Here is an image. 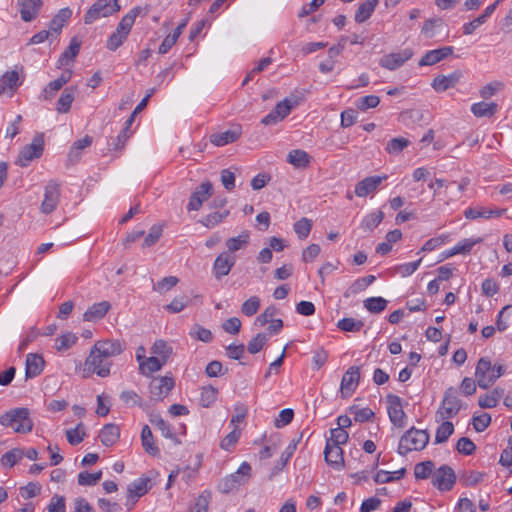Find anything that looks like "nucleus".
Wrapping results in <instances>:
<instances>
[{
	"mask_svg": "<svg viewBox=\"0 0 512 512\" xmlns=\"http://www.w3.org/2000/svg\"><path fill=\"white\" fill-rule=\"evenodd\" d=\"M260 308V299L258 296H251L241 306V312L250 317L257 313Z\"/></svg>",
	"mask_w": 512,
	"mask_h": 512,
	"instance_id": "obj_58",
	"label": "nucleus"
},
{
	"mask_svg": "<svg viewBox=\"0 0 512 512\" xmlns=\"http://www.w3.org/2000/svg\"><path fill=\"white\" fill-rule=\"evenodd\" d=\"M151 352L153 355H155V357L160 358L166 363L172 354V347L164 340H157L153 344Z\"/></svg>",
	"mask_w": 512,
	"mask_h": 512,
	"instance_id": "obj_42",
	"label": "nucleus"
},
{
	"mask_svg": "<svg viewBox=\"0 0 512 512\" xmlns=\"http://www.w3.org/2000/svg\"><path fill=\"white\" fill-rule=\"evenodd\" d=\"M48 512H66L65 497L55 494L47 506Z\"/></svg>",
	"mask_w": 512,
	"mask_h": 512,
	"instance_id": "obj_64",
	"label": "nucleus"
},
{
	"mask_svg": "<svg viewBox=\"0 0 512 512\" xmlns=\"http://www.w3.org/2000/svg\"><path fill=\"white\" fill-rule=\"evenodd\" d=\"M190 336L205 343H209L213 339L212 332L200 325H195L193 327L190 332Z\"/></svg>",
	"mask_w": 512,
	"mask_h": 512,
	"instance_id": "obj_63",
	"label": "nucleus"
},
{
	"mask_svg": "<svg viewBox=\"0 0 512 512\" xmlns=\"http://www.w3.org/2000/svg\"><path fill=\"white\" fill-rule=\"evenodd\" d=\"M364 323L354 318H343L337 323V327L345 332H358L362 329Z\"/></svg>",
	"mask_w": 512,
	"mask_h": 512,
	"instance_id": "obj_49",
	"label": "nucleus"
},
{
	"mask_svg": "<svg viewBox=\"0 0 512 512\" xmlns=\"http://www.w3.org/2000/svg\"><path fill=\"white\" fill-rule=\"evenodd\" d=\"M360 379V368L351 366L343 375L341 380V392L345 396H350L356 389Z\"/></svg>",
	"mask_w": 512,
	"mask_h": 512,
	"instance_id": "obj_18",
	"label": "nucleus"
},
{
	"mask_svg": "<svg viewBox=\"0 0 512 512\" xmlns=\"http://www.w3.org/2000/svg\"><path fill=\"white\" fill-rule=\"evenodd\" d=\"M62 89V86L56 81L53 80L49 82L42 90L39 98L45 101L52 100L57 92Z\"/></svg>",
	"mask_w": 512,
	"mask_h": 512,
	"instance_id": "obj_62",
	"label": "nucleus"
},
{
	"mask_svg": "<svg viewBox=\"0 0 512 512\" xmlns=\"http://www.w3.org/2000/svg\"><path fill=\"white\" fill-rule=\"evenodd\" d=\"M149 483L150 479L148 477H140L129 484L127 489V501L131 502L130 506L128 507L129 510L140 497L145 495L151 489V485H149Z\"/></svg>",
	"mask_w": 512,
	"mask_h": 512,
	"instance_id": "obj_17",
	"label": "nucleus"
},
{
	"mask_svg": "<svg viewBox=\"0 0 512 512\" xmlns=\"http://www.w3.org/2000/svg\"><path fill=\"white\" fill-rule=\"evenodd\" d=\"M330 438L326 440V443L330 445L340 446L345 444L348 441L349 435L348 433L341 428H333L330 430Z\"/></svg>",
	"mask_w": 512,
	"mask_h": 512,
	"instance_id": "obj_52",
	"label": "nucleus"
},
{
	"mask_svg": "<svg viewBox=\"0 0 512 512\" xmlns=\"http://www.w3.org/2000/svg\"><path fill=\"white\" fill-rule=\"evenodd\" d=\"M388 301L383 297H370L363 301L364 307L374 314L381 313L387 307Z\"/></svg>",
	"mask_w": 512,
	"mask_h": 512,
	"instance_id": "obj_41",
	"label": "nucleus"
},
{
	"mask_svg": "<svg viewBox=\"0 0 512 512\" xmlns=\"http://www.w3.org/2000/svg\"><path fill=\"white\" fill-rule=\"evenodd\" d=\"M435 469V464L431 460L423 461L417 463L414 467V475L416 479H427L431 475H433V471Z\"/></svg>",
	"mask_w": 512,
	"mask_h": 512,
	"instance_id": "obj_44",
	"label": "nucleus"
},
{
	"mask_svg": "<svg viewBox=\"0 0 512 512\" xmlns=\"http://www.w3.org/2000/svg\"><path fill=\"white\" fill-rule=\"evenodd\" d=\"M286 160L297 169H305L310 165L312 157L302 149H293L287 154Z\"/></svg>",
	"mask_w": 512,
	"mask_h": 512,
	"instance_id": "obj_28",
	"label": "nucleus"
},
{
	"mask_svg": "<svg viewBox=\"0 0 512 512\" xmlns=\"http://www.w3.org/2000/svg\"><path fill=\"white\" fill-rule=\"evenodd\" d=\"M236 263V256L228 252L220 253L213 263V274L216 279L220 280L222 277L228 275Z\"/></svg>",
	"mask_w": 512,
	"mask_h": 512,
	"instance_id": "obj_15",
	"label": "nucleus"
},
{
	"mask_svg": "<svg viewBox=\"0 0 512 512\" xmlns=\"http://www.w3.org/2000/svg\"><path fill=\"white\" fill-rule=\"evenodd\" d=\"M166 363L158 357L151 356L140 362L139 369L144 375L159 371Z\"/></svg>",
	"mask_w": 512,
	"mask_h": 512,
	"instance_id": "obj_39",
	"label": "nucleus"
},
{
	"mask_svg": "<svg viewBox=\"0 0 512 512\" xmlns=\"http://www.w3.org/2000/svg\"><path fill=\"white\" fill-rule=\"evenodd\" d=\"M387 402V411L390 421L397 427H404L406 414L402 408L401 398L397 395L389 394L387 396Z\"/></svg>",
	"mask_w": 512,
	"mask_h": 512,
	"instance_id": "obj_14",
	"label": "nucleus"
},
{
	"mask_svg": "<svg viewBox=\"0 0 512 512\" xmlns=\"http://www.w3.org/2000/svg\"><path fill=\"white\" fill-rule=\"evenodd\" d=\"M213 193V185L210 181L201 183L190 196L187 209L189 211H197L202 204L208 200Z\"/></svg>",
	"mask_w": 512,
	"mask_h": 512,
	"instance_id": "obj_13",
	"label": "nucleus"
},
{
	"mask_svg": "<svg viewBox=\"0 0 512 512\" xmlns=\"http://www.w3.org/2000/svg\"><path fill=\"white\" fill-rule=\"evenodd\" d=\"M229 213L230 212L227 209L222 211H215L203 217L200 222L207 228H213L221 223L229 215Z\"/></svg>",
	"mask_w": 512,
	"mask_h": 512,
	"instance_id": "obj_45",
	"label": "nucleus"
},
{
	"mask_svg": "<svg viewBox=\"0 0 512 512\" xmlns=\"http://www.w3.org/2000/svg\"><path fill=\"white\" fill-rule=\"evenodd\" d=\"M111 364L108 358L102 357V354L95 351V348L92 347L84 363L83 377H90L94 373L102 378L107 377L110 374Z\"/></svg>",
	"mask_w": 512,
	"mask_h": 512,
	"instance_id": "obj_5",
	"label": "nucleus"
},
{
	"mask_svg": "<svg viewBox=\"0 0 512 512\" xmlns=\"http://www.w3.org/2000/svg\"><path fill=\"white\" fill-rule=\"evenodd\" d=\"M380 103V98L376 95H367L357 99L356 106L361 111H366L370 108H375Z\"/></svg>",
	"mask_w": 512,
	"mask_h": 512,
	"instance_id": "obj_59",
	"label": "nucleus"
},
{
	"mask_svg": "<svg viewBox=\"0 0 512 512\" xmlns=\"http://www.w3.org/2000/svg\"><path fill=\"white\" fill-rule=\"evenodd\" d=\"M463 74L461 71L456 70L449 75H438L434 78L431 86L436 92H445L446 90L455 87Z\"/></svg>",
	"mask_w": 512,
	"mask_h": 512,
	"instance_id": "obj_19",
	"label": "nucleus"
},
{
	"mask_svg": "<svg viewBox=\"0 0 512 512\" xmlns=\"http://www.w3.org/2000/svg\"><path fill=\"white\" fill-rule=\"evenodd\" d=\"M150 422L160 430L163 437L171 439L174 443L179 444L177 436L169 423H167L160 415L151 416Z\"/></svg>",
	"mask_w": 512,
	"mask_h": 512,
	"instance_id": "obj_35",
	"label": "nucleus"
},
{
	"mask_svg": "<svg viewBox=\"0 0 512 512\" xmlns=\"http://www.w3.org/2000/svg\"><path fill=\"white\" fill-rule=\"evenodd\" d=\"M481 242H482V238H475V239L467 238V239H463L462 241H460L459 243H457L454 246V252L453 253L468 254V253L471 252V250L473 249V247L476 244L481 243Z\"/></svg>",
	"mask_w": 512,
	"mask_h": 512,
	"instance_id": "obj_57",
	"label": "nucleus"
},
{
	"mask_svg": "<svg viewBox=\"0 0 512 512\" xmlns=\"http://www.w3.org/2000/svg\"><path fill=\"white\" fill-rule=\"evenodd\" d=\"M179 282V279L175 276H167L164 277L162 280L157 282L153 285V290L157 291L159 293H164L170 289H172L174 286H176Z\"/></svg>",
	"mask_w": 512,
	"mask_h": 512,
	"instance_id": "obj_60",
	"label": "nucleus"
},
{
	"mask_svg": "<svg viewBox=\"0 0 512 512\" xmlns=\"http://www.w3.org/2000/svg\"><path fill=\"white\" fill-rule=\"evenodd\" d=\"M81 41L77 37H73L69 46L62 52L58 61L57 67L62 68L72 63L75 57L79 54Z\"/></svg>",
	"mask_w": 512,
	"mask_h": 512,
	"instance_id": "obj_24",
	"label": "nucleus"
},
{
	"mask_svg": "<svg viewBox=\"0 0 512 512\" xmlns=\"http://www.w3.org/2000/svg\"><path fill=\"white\" fill-rule=\"evenodd\" d=\"M506 212V209H488V208H468L465 210L464 215L467 219H477V218H494L500 217Z\"/></svg>",
	"mask_w": 512,
	"mask_h": 512,
	"instance_id": "obj_33",
	"label": "nucleus"
},
{
	"mask_svg": "<svg viewBox=\"0 0 512 512\" xmlns=\"http://www.w3.org/2000/svg\"><path fill=\"white\" fill-rule=\"evenodd\" d=\"M175 386L172 376L154 377L149 383L150 399L155 402L164 400Z\"/></svg>",
	"mask_w": 512,
	"mask_h": 512,
	"instance_id": "obj_9",
	"label": "nucleus"
},
{
	"mask_svg": "<svg viewBox=\"0 0 512 512\" xmlns=\"http://www.w3.org/2000/svg\"><path fill=\"white\" fill-rule=\"evenodd\" d=\"M0 424L13 428L17 433L30 432L33 427L27 408H17L5 413L0 417Z\"/></svg>",
	"mask_w": 512,
	"mask_h": 512,
	"instance_id": "obj_4",
	"label": "nucleus"
},
{
	"mask_svg": "<svg viewBox=\"0 0 512 512\" xmlns=\"http://www.w3.org/2000/svg\"><path fill=\"white\" fill-rule=\"evenodd\" d=\"M60 200V185L51 180L44 189V199L41 204V212L44 214L52 213L58 206Z\"/></svg>",
	"mask_w": 512,
	"mask_h": 512,
	"instance_id": "obj_12",
	"label": "nucleus"
},
{
	"mask_svg": "<svg viewBox=\"0 0 512 512\" xmlns=\"http://www.w3.org/2000/svg\"><path fill=\"white\" fill-rule=\"evenodd\" d=\"M251 466L243 462L238 470L221 480L219 488L222 493L228 494L237 490L241 485L247 483L251 477Z\"/></svg>",
	"mask_w": 512,
	"mask_h": 512,
	"instance_id": "obj_6",
	"label": "nucleus"
},
{
	"mask_svg": "<svg viewBox=\"0 0 512 512\" xmlns=\"http://www.w3.org/2000/svg\"><path fill=\"white\" fill-rule=\"evenodd\" d=\"M120 10L119 0H97L84 16L85 24H92L102 17H109Z\"/></svg>",
	"mask_w": 512,
	"mask_h": 512,
	"instance_id": "obj_7",
	"label": "nucleus"
},
{
	"mask_svg": "<svg viewBox=\"0 0 512 512\" xmlns=\"http://www.w3.org/2000/svg\"><path fill=\"white\" fill-rule=\"evenodd\" d=\"M93 347L95 351L102 354V357H106L109 360L111 357L121 354L125 349L124 344L119 340L98 341Z\"/></svg>",
	"mask_w": 512,
	"mask_h": 512,
	"instance_id": "obj_20",
	"label": "nucleus"
},
{
	"mask_svg": "<svg viewBox=\"0 0 512 512\" xmlns=\"http://www.w3.org/2000/svg\"><path fill=\"white\" fill-rule=\"evenodd\" d=\"M43 145L42 137H35L31 144L25 146L20 151L16 164L21 167H26L32 160L40 158L43 153Z\"/></svg>",
	"mask_w": 512,
	"mask_h": 512,
	"instance_id": "obj_11",
	"label": "nucleus"
},
{
	"mask_svg": "<svg viewBox=\"0 0 512 512\" xmlns=\"http://www.w3.org/2000/svg\"><path fill=\"white\" fill-rule=\"evenodd\" d=\"M102 478V471H98L95 473H89L88 471H83L78 474V484L81 486H93Z\"/></svg>",
	"mask_w": 512,
	"mask_h": 512,
	"instance_id": "obj_53",
	"label": "nucleus"
},
{
	"mask_svg": "<svg viewBox=\"0 0 512 512\" xmlns=\"http://www.w3.org/2000/svg\"><path fill=\"white\" fill-rule=\"evenodd\" d=\"M249 232L244 231L240 235L236 237H231L226 240V247L229 254H232L236 251H239L243 248H245L249 243Z\"/></svg>",
	"mask_w": 512,
	"mask_h": 512,
	"instance_id": "obj_36",
	"label": "nucleus"
},
{
	"mask_svg": "<svg viewBox=\"0 0 512 512\" xmlns=\"http://www.w3.org/2000/svg\"><path fill=\"white\" fill-rule=\"evenodd\" d=\"M140 7H134L125 14L117 25L116 30L109 36L106 47L110 51H116L127 40L130 31L140 13Z\"/></svg>",
	"mask_w": 512,
	"mask_h": 512,
	"instance_id": "obj_1",
	"label": "nucleus"
},
{
	"mask_svg": "<svg viewBox=\"0 0 512 512\" xmlns=\"http://www.w3.org/2000/svg\"><path fill=\"white\" fill-rule=\"evenodd\" d=\"M455 482V472L448 465H442L432 475V484L440 491H450Z\"/></svg>",
	"mask_w": 512,
	"mask_h": 512,
	"instance_id": "obj_10",
	"label": "nucleus"
},
{
	"mask_svg": "<svg viewBox=\"0 0 512 512\" xmlns=\"http://www.w3.org/2000/svg\"><path fill=\"white\" fill-rule=\"evenodd\" d=\"M24 457V449H12L1 457V464L3 466L13 467L17 462H19Z\"/></svg>",
	"mask_w": 512,
	"mask_h": 512,
	"instance_id": "obj_48",
	"label": "nucleus"
},
{
	"mask_svg": "<svg viewBox=\"0 0 512 512\" xmlns=\"http://www.w3.org/2000/svg\"><path fill=\"white\" fill-rule=\"evenodd\" d=\"M462 408V402L456 395V390L449 387L445 390L440 407L436 412V417L441 420H447L455 417Z\"/></svg>",
	"mask_w": 512,
	"mask_h": 512,
	"instance_id": "obj_8",
	"label": "nucleus"
},
{
	"mask_svg": "<svg viewBox=\"0 0 512 512\" xmlns=\"http://www.w3.org/2000/svg\"><path fill=\"white\" fill-rule=\"evenodd\" d=\"M498 110V105L495 102H477L471 105V112L475 117H492Z\"/></svg>",
	"mask_w": 512,
	"mask_h": 512,
	"instance_id": "obj_34",
	"label": "nucleus"
},
{
	"mask_svg": "<svg viewBox=\"0 0 512 512\" xmlns=\"http://www.w3.org/2000/svg\"><path fill=\"white\" fill-rule=\"evenodd\" d=\"M378 0H365L361 3L355 13V21L357 23L365 22L375 10Z\"/></svg>",
	"mask_w": 512,
	"mask_h": 512,
	"instance_id": "obj_38",
	"label": "nucleus"
},
{
	"mask_svg": "<svg viewBox=\"0 0 512 512\" xmlns=\"http://www.w3.org/2000/svg\"><path fill=\"white\" fill-rule=\"evenodd\" d=\"M268 341V337L265 333H258L253 337L247 345V350L251 354L260 352Z\"/></svg>",
	"mask_w": 512,
	"mask_h": 512,
	"instance_id": "obj_54",
	"label": "nucleus"
},
{
	"mask_svg": "<svg viewBox=\"0 0 512 512\" xmlns=\"http://www.w3.org/2000/svg\"><path fill=\"white\" fill-rule=\"evenodd\" d=\"M387 179V175L369 176L359 181L355 186V194L358 197H365L369 193L375 191L379 185Z\"/></svg>",
	"mask_w": 512,
	"mask_h": 512,
	"instance_id": "obj_21",
	"label": "nucleus"
},
{
	"mask_svg": "<svg viewBox=\"0 0 512 512\" xmlns=\"http://www.w3.org/2000/svg\"><path fill=\"white\" fill-rule=\"evenodd\" d=\"M410 144L409 140L403 137L393 138L391 139L386 146V151L389 154H399L401 153L408 145Z\"/></svg>",
	"mask_w": 512,
	"mask_h": 512,
	"instance_id": "obj_56",
	"label": "nucleus"
},
{
	"mask_svg": "<svg viewBox=\"0 0 512 512\" xmlns=\"http://www.w3.org/2000/svg\"><path fill=\"white\" fill-rule=\"evenodd\" d=\"M324 458L326 463L335 470H341L344 467L343 449L340 446L326 443Z\"/></svg>",
	"mask_w": 512,
	"mask_h": 512,
	"instance_id": "obj_22",
	"label": "nucleus"
},
{
	"mask_svg": "<svg viewBox=\"0 0 512 512\" xmlns=\"http://www.w3.org/2000/svg\"><path fill=\"white\" fill-rule=\"evenodd\" d=\"M241 135L240 128L229 129L214 133L210 136V142L215 146L221 147L235 142Z\"/></svg>",
	"mask_w": 512,
	"mask_h": 512,
	"instance_id": "obj_27",
	"label": "nucleus"
},
{
	"mask_svg": "<svg viewBox=\"0 0 512 512\" xmlns=\"http://www.w3.org/2000/svg\"><path fill=\"white\" fill-rule=\"evenodd\" d=\"M413 56L410 48H405L399 52L384 55L380 59V65L389 70H395L401 67L407 60Z\"/></svg>",
	"mask_w": 512,
	"mask_h": 512,
	"instance_id": "obj_16",
	"label": "nucleus"
},
{
	"mask_svg": "<svg viewBox=\"0 0 512 512\" xmlns=\"http://www.w3.org/2000/svg\"><path fill=\"white\" fill-rule=\"evenodd\" d=\"M218 390L213 386H206L201 389L200 404L203 407H210L217 399Z\"/></svg>",
	"mask_w": 512,
	"mask_h": 512,
	"instance_id": "obj_47",
	"label": "nucleus"
},
{
	"mask_svg": "<svg viewBox=\"0 0 512 512\" xmlns=\"http://www.w3.org/2000/svg\"><path fill=\"white\" fill-rule=\"evenodd\" d=\"M120 437V429L117 425L106 424L99 433V439L106 447L114 445Z\"/></svg>",
	"mask_w": 512,
	"mask_h": 512,
	"instance_id": "obj_31",
	"label": "nucleus"
},
{
	"mask_svg": "<svg viewBox=\"0 0 512 512\" xmlns=\"http://www.w3.org/2000/svg\"><path fill=\"white\" fill-rule=\"evenodd\" d=\"M505 370L504 365L498 363L492 365L488 358L481 357L475 369V377L478 386L482 389H488L505 373Z\"/></svg>",
	"mask_w": 512,
	"mask_h": 512,
	"instance_id": "obj_2",
	"label": "nucleus"
},
{
	"mask_svg": "<svg viewBox=\"0 0 512 512\" xmlns=\"http://www.w3.org/2000/svg\"><path fill=\"white\" fill-rule=\"evenodd\" d=\"M453 432V423L450 421H443L436 430L435 443L440 444L446 442Z\"/></svg>",
	"mask_w": 512,
	"mask_h": 512,
	"instance_id": "obj_46",
	"label": "nucleus"
},
{
	"mask_svg": "<svg viewBox=\"0 0 512 512\" xmlns=\"http://www.w3.org/2000/svg\"><path fill=\"white\" fill-rule=\"evenodd\" d=\"M76 341L77 337L73 333L67 332L55 339V348L58 351L68 350L70 347H72V345L76 343Z\"/></svg>",
	"mask_w": 512,
	"mask_h": 512,
	"instance_id": "obj_51",
	"label": "nucleus"
},
{
	"mask_svg": "<svg viewBox=\"0 0 512 512\" xmlns=\"http://www.w3.org/2000/svg\"><path fill=\"white\" fill-rule=\"evenodd\" d=\"M84 425L79 423L75 428L66 431L67 441L71 445H78L85 437Z\"/></svg>",
	"mask_w": 512,
	"mask_h": 512,
	"instance_id": "obj_50",
	"label": "nucleus"
},
{
	"mask_svg": "<svg viewBox=\"0 0 512 512\" xmlns=\"http://www.w3.org/2000/svg\"><path fill=\"white\" fill-rule=\"evenodd\" d=\"M44 359L41 355L29 353L26 357V378H35L40 375L44 368Z\"/></svg>",
	"mask_w": 512,
	"mask_h": 512,
	"instance_id": "obj_25",
	"label": "nucleus"
},
{
	"mask_svg": "<svg viewBox=\"0 0 512 512\" xmlns=\"http://www.w3.org/2000/svg\"><path fill=\"white\" fill-rule=\"evenodd\" d=\"M384 219V213L381 210L367 214L362 222L361 228L365 231H373Z\"/></svg>",
	"mask_w": 512,
	"mask_h": 512,
	"instance_id": "obj_40",
	"label": "nucleus"
},
{
	"mask_svg": "<svg viewBox=\"0 0 512 512\" xmlns=\"http://www.w3.org/2000/svg\"><path fill=\"white\" fill-rule=\"evenodd\" d=\"M312 226L313 222L311 219L302 217L300 220L294 223L293 228L297 237L300 240H305L309 236Z\"/></svg>",
	"mask_w": 512,
	"mask_h": 512,
	"instance_id": "obj_43",
	"label": "nucleus"
},
{
	"mask_svg": "<svg viewBox=\"0 0 512 512\" xmlns=\"http://www.w3.org/2000/svg\"><path fill=\"white\" fill-rule=\"evenodd\" d=\"M42 4V0H24L20 9L21 19L25 22L35 19L39 14Z\"/></svg>",
	"mask_w": 512,
	"mask_h": 512,
	"instance_id": "obj_29",
	"label": "nucleus"
},
{
	"mask_svg": "<svg viewBox=\"0 0 512 512\" xmlns=\"http://www.w3.org/2000/svg\"><path fill=\"white\" fill-rule=\"evenodd\" d=\"M20 85L21 82H19L18 72L15 70L7 71L0 78V95H3L8 92H11L12 94L13 91Z\"/></svg>",
	"mask_w": 512,
	"mask_h": 512,
	"instance_id": "obj_32",
	"label": "nucleus"
},
{
	"mask_svg": "<svg viewBox=\"0 0 512 512\" xmlns=\"http://www.w3.org/2000/svg\"><path fill=\"white\" fill-rule=\"evenodd\" d=\"M74 92L75 89H73L72 87H68L63 90L62 94L60 95L56 103V110L58 113L69 112L75 98Z\"/></svg>",
	"mask_w": 512,
	"mask_h": 512,
	"instance_id": "obj_37",
	"label": "nucleus"
},
{
	"mask_svg": "<svg viewBox=\"0 0 512 512\" xmlns=\"http://www.w3.org/2000/svg\"><path fill=\"white\" fill-rule=\"evenodd\" d=\"M504 88V84L500 81H493L483 86L479 94L483 99H488L495 95L497 92L501 91Z\"/></svg>",
	"mask_w": 512,
	"mask_h": 512,
	"instance_id": "obj_61",
	"label": "nucleus"
},
{
	"mask_svg": "<svg viewBox=\"0 0 512 512\" xmlns=\"http://www.w3.org/2000/svg\"><path fill=\"white\" fill-rule=\"evenodd\" d=\"M297 104L296 101H292L291 99L285 98L283 101L278 102L276 106L274 107L273 111L275 114H277L281 120L286 118L292 108Z\"/></svg>",
	"mask_w": 512,
	"mask_h": 512,
	"instance_id": "obj_55",
	"label": "nucleus"
},
{
	"mask_svg": "<svg viewBox=\"0 0 512 512\" xmlns=\"http://www.w3.org/2000/svg\"><path fill=\"white\" fill-rule=\"evenodd\" d=\"M72 16V11L69 8H63L58 11V13L53 17L49 24V31L52 35L58 36L61 33V30L65 23Z\"/></svg>",
	"mask_w": 512,
	"mask_h": 512,
	"instance_id": "obj_30",
	"label": "nucleus"
},
{
	"mask_svg": "<svg viewBox=\"0 0 512 512\" xmlns=\"http://www.w3.org/2000/svg\"><path fill=\"white\" fill-rule=\"evenodd\" d=\"M429 442V434L426 430L410 428L401 437L398 445V453L405 456L411 451H420L424 449Z\"/></svg>",
	"mask_w": 512,
	"mask_h": 512,
	"instance_id": "obj_3",
	"label": "nucleus"
},
{
	"mask_svg": "<svg viewBox=\"0 0 512 512\" xmlns=\"http://www.w3.org/2000/svg\"><path fill=\"white\" fill-rule=\"evenodd\" d=\"M111 305L108 301H101L94 303L83 314V320L88 322H95L102 319L110 310Z\"/></svg>",
	"mask_w": 512,
	"mask_h": 512,
	"instance_id": "obj_26",
	"label": "nucleus"
},
{
	"mask_svg": "<svg viewBox=\"0 0 512 512\" xmlns=\"http://www.w3.org/2000/svg\"><path fill=\"white\" fill-rule=\"evenodd\" d=\"M454 49L452 46H445L439 49L427 51L419 61V66L434 65L446 57L452 55Z\"/></svg>",
	"mask_w": 512,
	"mask_h": 512,
	"instance_id": "obj_23",
	"label": "nucleus"
}]
</instances>
